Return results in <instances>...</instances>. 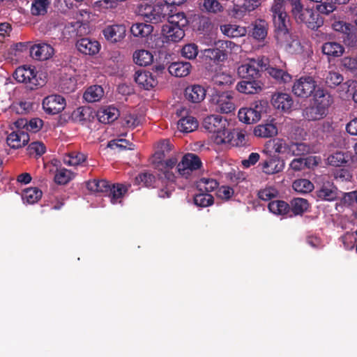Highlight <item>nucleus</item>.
Segmentation results:
<instances>
[{"label":"nucleus","mask_w":357,"mask_h":357,"mask_svg":"<svg viewBox=\"0 0 357 357\" xmlns=\"http://www.w3.org/2000/svg\"><path fill=\"white\" fill-rule=\"evenodd\" d=\"M77 81L73 77H62L60 80L59 88L61 91L69 93L75 90Z\"/></svg>","instance_id":"nucleus-56"},{"label":"nucleus","mask_w":357,"mask_h":357,"mask_svg":"<svg viewBox=\"0 0 357 357\" xmlns=\"http://www.w3.org/2000/svg\"><path fill=\"white\" fill-rule=\"evenodd\" d=\"M340 66L343 71L357 76V54L355 56H346L340 60Z\"/></svg>","instance_id":"nucleus-39"},{"label":"nucleus","mask_w":357,"mask_h":357,"mask_svg":"<svg viewBox=\"0 0 357 357\" xmlns=\"http://www.w3.org/2000/svg\"><path fill=\"white\" fill-rule=\"evenodd\" d=\"M354 155L349 152L336 151L331 153L327 158L328 165L333 167H342L346 165L350 160L353 161Z\"/></svg>","instance_id":"nucleus-25"},{"label":"nucleus","mask_w":357,"mask_h":357,"mask_svg":"<svg viewBox=\"0 0 357 357\" xmlns=\"http://www.w3.org/2000/svg\"><path fill=\"white\" fill-rule=\"evenodd\" d=\"M75 45L79 52L89 56L98 54L100 49L98 41L89 38H82L77 40Z\"/></svg>","instance_id":"nucleus-11"},{"label":"nucleus","mask_w":357,"mask_h":357,"mask_svg":"<svg viewBox=\"0 0 357 357\" xmlns=\"http://www.w3.org/2000/svg\"><path fill=\"white\" fill-rule=\"evenodd\" d=\"M220 30L225 35L231 38L240 37L246 34V29L244 27L236 24L222 25Z\"/></svg>","instance_id":"nucleus-47"},{"label":"nucleus","mask_w":357,"mask_h":357,"mask_svg":"<svg viewBox=\"0 0 357 357\" xmlns=\"http://www.w3.org/2000/svg\"><path fill=\"white\" fill-rule=\"evenodd\" d=\"M155 181V176L149 172L139 174L135 178L134 184L139 186L150 187Z\"/></svg>","instance_id":"nucleus-55"},{"label":"nucleus","mask_w":357,"mask_h":357,"mask_svg":"<svg viewBox=\"0 0 357 357\" xmlns=\"http://www.w3.org/2000/svg\"><path fill=\"white\" fill-rule=\"evenodd\" d=\"M17 123H19L20 126L26 127L28 131H31L33 132H36L43 126V121L38 118L32 119L29 121L22 119L20 122H17Z\"/></svg>","instance_id":"nucleus-60"},{"label":"nucleus","mask_w":357,"mask_h":357,"mask_svg":"<svg viewBox=\"0 0 357 357\" xmlns=\"http://www.w3.org/2000/svg\"><path fill=\"white\" fill-rule=\"evenodd\" d=\"M194 203L200 207H207L213 204V197L208 193L201 192L195 195Z\"/></svg>","instance_id":"nucleus-58"},{"label":"nucleus","mask_w":357,"mask_h":357,"mask_svg":"<svg viewBox=\"0 0 357 357\" xmlns=\"http://www.w3.org/2000/svg\"><path fill=\"white\" fill-rule=\"evenodd\" d=\"M227 120L220 115H211L204 118L202 126L209 132L213 133L215 142L218 144V139L223 138L227 134L228 129Z\"/></svg>","instance_id":"nucleus-4"},{"label":"nucleus","mask_w":357,"mask_h":357,"mask_svg":"<svg viewBox=\"0 0 357 357\" xmlns=\"http://www.w3.org/2000/svg\"><path fill=\"white\" fill-rule=\"evenodd\" d=\"M265 70L267 71L269 75L280 83L289 82L292 78L291 75L287 72L282 69L270 67L268 65L266 66V68H265Z\"/></svg>","instance_id":"nucleus-46"},{"label":"nucleus","mask_w":357,"mask_h":357,"mask_svg":"<svg viewBox=\"0 0 357 357\" xmlns=\"http://www.w3.org/2000/svg\"><path fill=\"white\" fill-rule=\"evenodd\" d=\"M30 54L36 60L45 61L54 54L53 47L45 43L35 44L30 48Z\"/></svg>","instance_id":"nucleus-12"},{"label":"nucleus","mask_w":357,"mask_h":357,"mask_svg":"<svg viewBox=\"0 0 357 357\" xmlns=\"http://www.w3.org/2000/svg\"><path fill=\"white\" fill-rule=\"evenodd\" d=\"M261 5L260 0H245L241 8L236 11V17H241V13L243 12H251L255 10Z\"/></svg>","instance_id":"nucleus-63"},{"label":"nucleus","mask_w":357,"mask_h":357,"mask_svg":"<svg viewBox=\"0 0 357 357\" xmlns=\"http://www.w3.org/2000/svg\"><path fill=\"white\" fill-rule=\"evenodd\" d=\"M192 66L187 61L174 62L168 67L169 73L175 77H185L190 74Z\"/></svg>","instance_id":"nucleus-29"},{"label":"nucleus","mask_w":357,"mask_h":357,"mask_svg":"<svg viewBox=\"0 0 357 357\" xmlns=\"http://www.w3.org/2000/svg\"><path fill=\"white\" fill-rule=\"evenodd\" d=\"M210 101L215 106V109L220 113L228 114L235 109L231 92L215 91L211 96Z\"/></svg>","instance_id":"nucleus-5"},{"label":"nucleus","mask_w":357,"mask_h":357,"mask_svg":"<svg viewBox=\"0 0 357 357\" xmlns=\"http://www.w3.org/2000/svg\"><path fill=\"white\" fill-rule=\"evenodd\" d=\"M231 44L230 41H219L215 47L206 49L204 56L214 63L222 62L227 59L228 52L226 49L230 47Z\"/></svg>","instance_id":"nucleus-8"},{"label":"nucleus","mask_w":357,"mask_h":357,"mask_svg":"<svg viewBox=\"0 0 357 357\" xmlns=\"http://www.w3.org/2000/svg\"><path fill=\"white\" fill-rule=\"evenodd\" d=\"M168 7L165 4H156L154 5L153 8L150 14V17H148L146 22H149L153 24H158L162 22L166 19L168 15Z\"/></svg>","instance_id":"nucleus-31"},{"label":"nucleus","mask_w":357,"mask_h":357,"mask_svg":"<svg viewBox=\"0 0 357 357\" xmlns=\"http://www.w3.org/2000/svg\"><path fill=\"white\" fill-rule=\"evenodd\" d=\"M218 144H229L232 146L242 147L246 145L247 142L243 132L229 130L223 138L218 139Z\"/></svg>","instance_id":"nucleus-17"},{"label":"nucleus","mask_w":357,"mask_h":357,"mask_svg":"<svg viewBox=\"0 0 357 357\" xmlns=\"http://www.w3.org/2000/svg\"><path fill=\"white\" fill-rule=\"evenodd\" d=\"M166 18L168 24L176 26L184 29L188 24V20L183 12H174L173 10H169Z\"/></svg>","instance_id":"nucleus-33"},{"label":"nucleus","mask_w":357,"mask_h":357,"mask_svg":"<svg viewBox=\"0 0 357 357\" xmlns=\"http://www.w3.org/2000/svg\"><path fill=\"white\" fill-rule=\"evenodd\" d=\"M126 28L123 24L108 25L102 30L105 38L112 43H116L126 36Z\"/></svg>","instance_id":"nucleus-9"},{"label":"nucleus","mask_w":357,"mask_h":357,"mask_svg":"<svg viewBox=\"0 0 357 357\" xmlns=\"http://www.w3.org/2000/svg\"><path fill=\"white\" fill-rule=\"evenodd\" d=\"M110 184L105 180H93L87 183V188L92 192H107L110 189Z\"/></svg>","instance_id":"nucleus-51"},{"label":"nucleus","mask_w":357,"mask_h":357,"mask_svg":"<svg viewBox=\"0 0 357 357\" xmlns=\"http://www.w3.org/2000/svg\"><path fill=\"white\" fill-rule=\"evenodd\" d=\"M291 6V13L297 23H303L310 8H303L301 0H288Z\"/></svg>","instance_id":"nucleus-27"},{"label":"nucleus","mask_w":357,"mask_h":357,"mask_svg":"<svg viewBox=\"0 0 357 357\" xmlns=\"http://www.w3.org/2000/svg\"><path fill=\"white\" fill-rule=\"evenodd\" d=\"M289 217L302 215L305 213L308 207L309 204L307 199L303 198H294L291 200Z\"/></svg>","instance_id":"nucleus-35"},{"label":"nucleus","mask_w":357,"mask_h":357,"mask_svg":"<svg viewBox=\"0 0 357 357\" xmlns=\"http://www.w3.org/2000/svg\"><path fill=\"white\" fill-rule=\"evenodd\" d=\"M91 110L89 107H80L75 110L72 114L73 119L79 122L86 121L90 119Z\"/></svg>","instance_id":"nucleus-57"},{"label":"nucleus","mask_w":357,"mask_h":357,"mask_svg":"<svg viewBox=\"0 0 357 357\" xmlns=\"http://www.w3.org/2000/svg\"><path fill=\"white\" fill-rule=\"evenodd\" d=\"M42 105L46 114L54 115L61 112L65 109L66 102L63 96L52 94L43 99Z\"/></svg>","instance_id":"nucleus-7"},{"label":"nucleus","mask_w":357,"mask_h":357,"mask_svg":"<svg viewBox=\"0 0 357 357\" xmlns=\"http://www.w3.org/2000/svg\"><path fill=\"white\" fill-rule=\"evenodd\" d=\"M202 166L200 158L194 153L185 154L177 165V172L182 176L188 178L192 171L199 169Z\"/></svg>","instance_id":"nucleus-6"},{"label":"nucleus","mask_w":357,"mask_h":357,"mask_svg":"<svg viewBox=\"0 0 357 357\" xmlns=\"http://www.w3.org/2000/svg\"><path fill=\"white\" fill-rule=\"evenodd\" d=\"M109 188L107 193L112 204L117 203L119 199H121L127 191V188L123 184L119 183L110 184Z\"/></svg>","instance_id":"nucleus-48"},{"label":"nucleus","mask_w":357,"mask_h":357,"mask_svg":"<svg viewBox=\"0 0 357 357\" xmlns=\"http://www.w3.org/2000/svg\"><path fill=\"white\" fill-rule=\"evenodd\" d=\"M85 160L86 157L84 154L79 153H71L64 157L63 162L69 166H76L85 161Z\"/></svg>","instance_id":"nucleus-61"},{"label":"nucleus","mask_w":357,"mask_h":357,"mask_svg":"<svg viewBox=\"0 0 357 357\" xmlns=\"http://www.w3.org/2000/svg\"><path fill=\"white\" fill-rule=\"evenodd\" d=\"M162 188L158 191V196L161 198H168L174 190L175 176L169 169H166L160 176Z\"/></svg>","instance_id":"nucleus-10"},{"label":"nucleus","mask_w":357,"mask_h":357,"mask_svg":"<svg viewBox=\"0 0 357 357\" xmlns=\"http://www.w3.org/2000/svg\"><path fill=\"white\" fill-rule=\"evenodd\" d=\"M50 0H34L31 3V13L33 15H44L47 12Z\"/></svg>","instance_id":"nucleus-49"},{"label":"nucleus","mask_w":357,"mask_h":357,"mask_svg":"<svg viewBox=\"0 0 357 357\" xmlns=\"http://www.w3.org/2000/svg\"><path fill=\"white\" fill-rule=\"evenodd\" d=\"M29 141V134L20 130L12 132L6 137L7 144L13 149L24 146L28 144Z\"/></svg>","instance_id":"nucleus-13"},{"label":"nucleus","mask_w":357,"mask_h":357,"mask_svg":"<svg viewBox=\"0 0 357 357\" xmlns=\"http://www.w3.org/2000/svg\"><path fill=\"white\" fill-rule=\"evenodd\" d=\"M350 0H324L320 4L316 6V10L321 14L328 15L337 10V5H345Z\"/></svg>","instance_id":"nucleus-28"},{"label":"nucleus","mask_w":357,"mask_h":357,"mask_svg":"<svg viewBox=\"0 0 357 357\" xmlns=\"http://www.w3.org/2000/svg\"><path fill=\"white\" fill-rule=\"evenodd\" d=\"M321 52L327 56L328 61H330L331 59L342 56L344 52V47L337 42H326L322 45Z\"/></svg>","instance_id":"nucleus-24"},{"label":"nucleus","mask_w":357,"mask_h":357,"mask_svg":"<svg viewBox=\"0 0 357 357\" xmlns=\"http://www.w3.org/2000/svg\"><path fill=\"white\" fill-rule=\"evenodd\" d=\"M41 197L42 191L37 188H28L22 194L23 200L30 204L37 202Z\"/></svg>","instance_id":"nucleus-50"},{"label":"nucleus","mask_w":357,"mask_h":357,"mask_svg":"<svg viewBox=\"0 0 357 357\" xmlns=\"http://www.w3.org/2000/svg\"><path fill=\"white\" fill-rule=\"evenodd\" d=\"M260 109L261 107L258 105H255V107L241 108L238 111V119L247 124L254 123L261 119Z\"/></svg>","instance_id":"nucleus-16"},{"label":"nucleus","mask_w":357,"mask_h":357,"mask_svg":"<svg viewBox=\"0 0 357 357\" xmlns=\"http://www.w3.org/2000/svg\"><path fill=\"white\" fill-rule=\"evenodd\" d=\"M326 84L331 88L340 85L344 80L343 76L338 72L329 71L325 78Z\"/></svg>","instance_id":"nucleus-59"},{"label":"nucleus","mask_w":357,"mask_h":357,"mask_svg":"<svg viewBox=\"0 0 357 357\" xmlns=\"http://www.w3.org/2000/svg\"><path fill=\"white\" fill-rule=\"evenodd\" d=\"M271 102L273 107L284 112L291 109L294 101L291 96L285 93H278L272 96Z\"/></svg>","instance_id":"nucleus-19"},{"label":"nucleus","mask_w":357,"mask_h":357,"mask_svg":"<svg viewBox=\"0 0 357 357\" xmlns=\"http://www.w3.org/2000/svg\"><path fill=\"white\" fill-rule=\"evenodd\" d=\"M198 47L195 43L185 45L181 49V55L188 59H194L198 54Z\"/></svg>","instance_id":"nucleus-62"},{"label":"nucleus","mask_w":357,"mask_h":357,"mask_svg":"<svg viewBox=\"0 0 357 357\" xmlns=\"http://www.w3.org/2000/svg\"><path fill=\"white\" fill-rule=\"evenodd\" d=\"M268 208L270 212L278 215H285L290 214V206L286 202L282 200H274L271 202Z\"/></svg>","instance_id":"nucleus-38"},{"label":"nucleus","mask_w":357,"mask_h":357,"mask_svg":"<svg viewBox=\"0 0 357 357\" xmlns=\"http://www.w3.org/2000/svg\"><path fill=\"white\" fill-rule=\"evenodd\" d=\"M74 177L73 173L65 168L56 171L54 176V181L59 185H65Z\"/></svg>","instance_id":"nucleus-54"},{"label":"nucleus","mask_w":357,"mask_h":357,"mask_svg":"<svg viewBox=\"0 0 357 357\" xmlns=\"http://www.w3.org/2000/svg\"><path fill=\"white\" fill-rule=\"evenodd\" d=\"M342 42L349 48L357 49V33L350 29L345 35H342Z\"/></svg>","instance_id":"nucleus-64"},{"label":"nucleus","mask_w":357,"mask_h":357,"mask_svg":"<svg viewBox=\"0 0 357 357\" xmlns=\"http://www.w3.org/2000/svg\"><path fill=\"white\" fill-rule=\"evenodd\" d=\"M34 69L25 66L18 67L13 73V77L18 82L24 83L30 90H35L46 84L45 77H42Z\"/></svg>","instance_id":"nucleus-1"},{"label":"nucleus","mask_w":357,"mask_h":357,"mask_svg":"<svg viewBox=\"0 0 357 357\" xmlns=\"http://www.w3.org/2000/svg\"><path fill=\"white\" fill-rule=\"evenodd\" d=\"M317 88V84L314 78L304 75L294 80L291 91L297 97L307 98L313 94Z\"/></svg>","instance_id":"nucleus-3"},{"label":"nucleus","mask_w":357,"mask_h":357,"mask_svg":"<svg viewBox=\"0 0 357 357\" xmlns=\"http://www.w3.org/2000/svg\"><path fill=\"white\" fill-rule=\"evenodd\" d=\"M292 188L298 192L307 193L314 189V185L308 179L301 178L294 181Z\"/></svg>","instance_id":"nucleus-52"},{"label":"nucleus","mask_w":357,"mask_h":357,"mask_svg":"<svg viewBox=\"0 0 357 357\" xmlns=\"http://www.w3.org/2000/svg\"><path fill=\"white\" fill-rule=\"evenodd\" d=\"M104 91L102 86L93 85L89 87L84 93V98L88 102L99 101L103 96Z\"/></svg>","instance_id":"nucleus-42"},{"label":"nucleus","mask_w":357,"mask_h":357,"mask_svg":"<svg viewBox=\"0 0 357 357\" xmlns=\"http://www.w3.org/2000/svg\"><path fill=\"white\" fill-rule=\"evenodd\" d=\"M162 33L166 42L177 43L185 36L183 29L168 24L162 26Z\"/></svg>","instance_id":"nucleus-18"},{"label":"nucleus","mask_w":357,"mask_h":357,"mask_svg":"<svg viewBox=\"0 0 357 357\" xmlns=\"http://www.w3.org/2000/svg\"><path fill=\"white\" fill-rule=\"evenodd\" d=\"M313 100L315 103L328 109L333 103V98L331 94L326 90L320 87H317L313 93Z\"/></svg>","instance_id":"nucleus-34"},{"label":"nucleus","mask_w":357,"mask_h":357,"mask_svg":"<svg viewBox=\"0 0 357 357\" xmlns=\"http://www.w3.org/2000/svg\"><path fill=\"white\" fill-rule=\"evenodd\" d=\"M320 13H316L313 9L310 8L307 16H305V24L307 28L312 30H317L324 24V20L320 16Z\"/></svg>","instance_id":"nucleus-36"},{"label":"nucleus","mask_w":357,"mask_h":357,"mask_svg":"<svg viewBox=\"0 0 357 357\" xmlns=\"http://www.w3.org/2000/svg\"><path fill=\"white\" fill-rule=\"evenodd\" d=\"M263 83L260 79H243L236 85V89L245 94H256L262 89Z\"/></svg>","instance_id":"nucleus-15"},{"label":"nucleus","mask_w":357,"mask_h":357,"mask_svg":"<svg viewBox=\"0 0 357 357\" xmlns=\"http://www.w3.org/2000/svg\"><path fill=\"white\" fill-rule=\"evenodd\" d=\"M197 188L201 192H212L218 187V183L215 179L211 178H202L197 183Z\"/></svg>","instance_id":"nucleus-53"},{"label":"nucleus","mask_w":357,"mask_h":357,"mask_svg":"<svg viewBox=\"0 0 357 357\" xmlns=\"http://www.w3.org/2000/svg\"><path fill=\"white\" fill-rule=\"evenodd\" d=\"M278 133L276 126L272 123L259 125L254 129V134L260 137H271Z\"/></svg>","instance_id":"nucleus-43"},{"label":"nucleus","mask_w":357,"mask_h":357,"mask_svg":"<svg viewBox=\"0 0 357 357\" xmlns=\"http://www.w3.org/2000/svg\"><path fill=\"white\" fill-rule=\"evenodd\" d=\"M206 94L205 88L199 84L189 86L185 90V98L193 103L201 102L205 98Z\"/></svg>","instance_id":"nucleus-21"},{"label":"nucleus","mask_w":357,"mask_h":357,"mask_svg":"<svg viewBox=\"0 0 357 357\" xmlns=\"http://www.w3.org/2000/svg\"><path fill=\"white\" fill-rule=\"evenodd\" d=\"M260 165L264 173L273 174L281 172L284 167V163L278 157L273 156L262 161Z\"/></svg>","instance_id":"nucleus-20"},{"label":"nucleus","mask_w":357,"mask_h":357,"mask_svg":"<svg viewBox=\"0 0 357 357\" xmlns=\"http://www.w3.org/2000/svg\"><path fill=\"white\" fill-rule=\"evenodd\" d=\"M268 63V59L264 56L249 59L238 68V74L243 79H260L261 73Z\"/></svg>","instance_id":"nucleus-2"},{"label":"nucleus","mask_w":357,"mask_h":357,"mask_svg":"<svg viewBox=\"0 0 357 357\" xmlns=\"http://www.w3.org/2000/svg\"><path fill=\"white\" fill-rule=\"evenodd\" d=\"M119 111L112 106H107L100 109L97 112V117L102 123H110L118 119Z\"/></svg>","instance_id":"nucleus-26"},{"label":"nucleus","mask_w":357,"mask_h":357,"mask_svg":"<svg viewBox=\"0 0 357 357\" xmlns=\"http://www.w3.org/2000/svg\"><path fill=\"white\" fill-rule=\"evenodd\" d=\"M310 146L303 142H289V156H303L310 152Z\"/></svg>","instance_id":"nucleus-45"},{"label":"nucleus","mask_w":357,"mask_h":357,"mask_svg":"<svg viewBox=\"0 0 357 357\" xmlns=\"http://www.w3.org/2000/svg\"><path fill=\"white\" fill-rule=\"evenodd\" d=\"M134 79L137 84L146 90L154 87L158 83L150 72L144 70H137L134 75Z\"/></svg>","instance_id":"nucleus-22"},{"label":"nucleus","mask_w":357,"mask_h":357,"mask_svg":"<svg viewBox=\"0 0 357 357\" xmlns=\"http://www.w3.org/2000/svg\"><path fill=\"white\" fill-rule=\"evenodd\" d=\"M153 30V26L143 22H137L132 25L130 32L135 37L145 38L149 36Z\"/></svg>","instance_id":"nucleus-40"},{"label":"nucleus","mask_w":357,"mask_h":357,"mask_svg":"<svg viewBox=\"0 0 357 357\" xmlns=\"http://www.w3.org/2000/svg\"><path fill=\"white\" fill-rule=\"evenodd\" d=\"M153 60L152 54L145 50L135 51L133 54L134 62L140 66H146L150 65Z\"/></svg>","instance_id":"nucleus-41"},{"label":"nucleus","mask_w":357,"mask_h":357,"mask_svg":"<svg viewBox=\"0 0 357 357\" xmlns=\"http://www.w3.org/2000/svg\"><path fill=\"white\" fill-rule=\"evenodd\" d=\"M211 82L215 86L225 88L231 85L234 79L229 73L220 70L213 75Z\"/></svg>","instance_id":"nucleus-30"},{"label":"nucleus","mask_w":357,"mask_h":357,"mask_svg":"<svg viewBox=\"0 0 357 357\" xmlns=\"http://www.w3.org/2000/svg\"><path fill=\"white\" fill-rule=\"evenodd\" d=\"M198 121L192 116H185L178 121V129L183 132H191L198 128Z\"/></svg>","instance_id":"nucleus-37"},{"label":"nucleus","mask_w":357,"mask_h":357,"mask_svg":"<svg viewBox=\"0 0 357 357\" xmlns=\"http://www.w3.org/2000/svg\"><path fill=\"white\" fill-rule=\"evenodd\" d=\"M199 8L203 12L213 14L223 10V6L218 0H200Z\"/></svg>","instance_id":"nucleus-44"},{"label":"nucleus","mask_w":357,"mask_h":357,"mask_svg":"<svg viewBox=\"0 0 357 357\" xmlns=\"http://www.w3.org/2000/svg\"><path fill=\"white\" fill-rule=\"evenodd\" d=\"M252 36L259 40H264L268 34V23L264 20L258 19L252 23Z\"/></svg>","instance_id":"nucleus-32"},{"label":"nucleus","mask_w":357,"mask_h":357,"mask_svg":"<svg viewBox=\"0 0 357 357\" xmlns=\"http://www.w3.org/2000/svg\"><path fill=\"white\" fill-rule=\"evenodd\" d=\"M316 194L319 199L329 202L336 199L338 195L337 188L331 182L324 183Z\"/></svg>","instance_id":"nucleus-23"},{"label":"nucleus","mask_w":357,"mask_h":357,"mask_svg":"<svg viewBox=\"0 0 357 357\" xmlns=\"http://www.w3.org/2000/svg\"><path fill=\"white\" fill-rule=\"evenodd\" d=\"M328 112V108L314 102L303 110V116L308 121H318L324 119Z\"/></svg>","instance_id":"nucleus-14"}]
</instances>
